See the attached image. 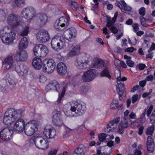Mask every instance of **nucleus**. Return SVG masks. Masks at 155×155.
<instances>
[{"instance_id": "obj_60", "label": "nucleus", "mask_w": 155, "mask_h": 155, "mask_svg": "<svg viewBox=\"0 0 155 155\" xmlns=\"http://www.w3.org/2000/svg\"><path fill=\"white\" fill-rule=\"evenodd\" d=\"M140 22L141 25L144 27H146L147 26V24H146V20L143 17H141L140 18Z\"/></svg>"}, {"instance_id": "obj_20", "label": "nucleus", "mask_w": 155, "mask_h": 155, "mask_svg": "<svg viewBox=\"0 0 155 155\" xmlns=\"http://www.w3.org/2000/svg\"><path fill=\"white\" fill-rule=\"evenodd\" d=\"M60 88V85L58 82L55 81H53L50 82L47 85L46 89L47 91L49 90H53L58 92Z\"/></svg>"}, {"instance_id": "obj_40", "label": "nucleus", "mask_w": 155, "mask_h": 155, "mask_svg": "<svg viewBox=\"0 0 155 155\" xmlns=\"http://www.w3.org/2000/svg\"><path fill=\"white\" fill-rule=\"evenodd\" d=\"M101 75L102 77H106L108 78H110L111 76L108 68L104 69L101 73Z\"/></svg>"}, {"instance_id": "obj_58", "label": "nucleus", "mask_w": 155, "mask_h": 155, "mask_svg": "<svg viewBox=\"0 0 155 155\" xmlns=\"http://www.w3.org/2000/svg\"><path fill=\"white\" fill-rule=\"evenodd\" d=\"M139 13L140 15L144 16L145 13V9L143 7H141L139 10Z\"/></svg>"}, {"instance_id": "obj_33", "label": "nucleus", "mask_w": 155, "mask_h": 155, "mask_svg": "<svg viewBox=\"0 0 155 155\" xmlns=\"http://www.w3.org/2000/svg\"><path fill=\"white\" fill-rule=\"evenodd\" d=\"M48 52V50L47 47L41 44V53L36 54L38 57H43L45 56Z\"/></svg>"}, {"instance_id": "obj_62", "label": "nucleus", "mask_w": 155, "mask_h": 155, "mask_svg": "<svg viewBox=\"0 0 155 155\" xmlns=\"http://www.w3.org/2000/svg\"><path fill=\"white\" fill-rule=\"evenodd\" d=\"M138 97L137 94H135L132 97V102L133 103H134L135 102L137 101L138 100Z\"/></svg>"}, {"instance_id": "obj_13", "label": "nucleus", "mask_w": 155, "mask_h": 155, "mask_svg": "<svg viewBox=\"0 0 155 155\" xmlns=\"http://www.w3.org/2000/svg\"><path fill=\"white\" fill-rule=\"evenodd\" d=\"M117 90L119 95V99L121 101H124L126 99V92L124 84L122 82L118 83L117 86Z\"/></svg>"}, {"instance_id": "obj_4", "label": "nucleus", "mask_w": 155, "mask_h": 155, "mask_svg": "<svg viewBox=\"0 0 155 155\" xmlns=\"http://www.w3.org/2000/svg\"><path fill=\"white\" fill-rule=\"evenodd\" d=\"M91 59L92 58L89 54H85L77 58L76 65L78 68L81 69L88 68L90 66L89 62Z\"/></svg>"}, {"instance_id": "obj_54", "label": "nucleus", "mask_w": 155, "mask_h": 155, "mask_svg": "<svg viewBox=\"0 0 155 155\" xmlns=\"http://www.w3.org/2000/svg\"><path fill=\"white\" fill-rule=\"evenodd\" d=\"M114 51L117 53H121L124 50V48L121 49L119 47H116L114 49Z\"/></svg>"}, {"instance_id": "obj_7", "label": "nucleus", "mask_w": 155, "mask_h": 155, "mask_svg": "<svg viewBox=\"0 0 155 155\" xmlns=\"http://www.w3.org/2000/svg\"><path fill=\"white\" fill-rule=\"evenodd\" d=\"M25 132L28 136L32 135L37 130L36 127V122L35 120L30 121L25 125Z\"/></svg>"}, {"instance_id": "obj_14", "label": "nucleus", "mask_w": 155, "mask_h": 155, "mask_svg": "<svg viewBox=\"0 0 155 155\" xmlns=\"http://www.w3.org/2000/svg\"><path fill=\"white\" fill-rule=\"evenodd\" d=\"M20 118H18L15 121H16L14 125L12 130L16 133H21L24 130L25 122L22 119Z\"/></svg>"}, {"instance_id": "obj_43", "label": "nucleus", "mask_w": 155, "mask_h": 155, "mask_svg": "<svg viewBox=\"0 0 155 155\" xmlns=\"http://www.w3.org/2000/svg\"><path fill=\"white\" fill-rule=\"evenodd\" d=\"M29 32V28L26 26L20 32L21 35L22 36H26L28 35Z\"/></svg>"}, {"instance_id": "obj_63", "label": "nucleus", "mask_w": 155, "mask_h": 155, "mask_svg": "<svg viewBox=\"0 0 155 155\" xmlns=\"http://www.w3.org/2000/svg\"><path fill=\"white\" fill-rule=\"evenodd\" d=\"M121 61L119 59H115L114 60V65L116 67L120 66V64H121Z\"/></svg>"}, {"instance_id": "obj_56", "label": "nucleus", "mask_w": 155, "mask_h": 155, "mask_svg": "<svg viewBox=\"0 0 155 155\" xmlns=\"http://www.w3.org/2000/svg\"><path fill=\"white\" fill-rule=\"evenodd\" d=\"M132 27L135 32H137L139 30V25L138 24L134 23L132 25Z\"/></svg>"}, {"instance_id": "obj_48", "label": "nucleus", "mask_w": 155, "mask_h": 155, "mask_svg": "<svg viewBox=\"0 0 155 155\" xmlns=\"http://www.w3.org/2000/svg\"><path fill=\"white\" fill-rule=\"evenodd\" d=\"M128 41L129 44L132 45H135L137 43V40L134 37L130 39L128 38Z\"/></svg>"}, {"instance_id": "obj_2", "label": "nucleus", "mask_w": 155, "mask_h": 155, "mask_svg": "<svg viewBox=\"0 0 155 155\" xmlns=\"http://www.w3.org/2000/svg\"><path fill=\"white\" fill-rule=\"evenodd\" d=\"M0 37L4 43L9 45L13 42L15 38V34L11 28L6 26L1 30Z\"/></svg>"}, {"instance_id": "obj_17", "label": "nucleus", "mask_w": 155, "mask_h": 155, "mask_svg": "<svg viewBox=\"0 0 155 155\" xmlns=\"http://www.w3.org/2000/svg\"><path fill=\"white\" fill-rule=\"evenodd\" d=\"M17 51L15 55L14 58L18 61H26L28 57V53L25 50H20Z\"/></svg>"}, {"instance_id": "obj_34", "label": "nucleus", "mask_w": 155, "mask_h": 155, "mask_svg": "<svg viewBox=\"0 0 155 155\" xmlns=\"http://www.w3.org/2000/svg\"><path fill=\"white\" fill-rule=\"evenodd\" d=\"M150 140H151V137L148 136L147 138V150L148 152L151 153L154 150V144L153 143L152 141H151V142H149Z\"/></svg>"}, {"instance_id": "obj_22", "label": "nucleus", "mask_w": 155, "mask_h": 155, "mask_svg": "<svg viewBox=\"0 0 155 155\" xmlns=\"http://www.w3.org/2000/svg\"><path fill=\"white\" fill-rule=\"evenodd\" d=\"M14 63V61L11 56H8L6 58L3 62V64L5 68L8 70L12 68Z\"/></svg>"}, {"instance_id": "obj_61", "label": "nucleus", "mask_w": 155, "mask_h": 155, "mask_svg": "<svg viewBox=\"0 0 155 155\" xmlns=\"http://www.w3.org/2000/svg\"><path fill=\"white\" fill-rule=\"evenodd\" d=\"M58 40L60 42V44L61 45V49L65 46V42L64 41V39H63L62 40L60 39Z\"/></svg>"}, {"instance_id": "obj_23", "label": "nucleus", "mask_w": 155, "mask_h": 155, "mask_svg": "<svg viewBox=\"0 0 155 155\" xmlns=\"http://www.w3.org/2000/svg\"><path fill=\"white\" fill-rule=\"evenodd\" d=\"M104 62L101 59L95 58L93 60L91 67L101 68L104 66Z\"/></svg>"}, {"instance_id": "obj_44", "label": "nucleus", "mask_w": 155, "mask_h": 155, "mask_svg": "<svg viewBox=\"0 0 155 155\" xmlns=\"http://www.w3.org/2000/svg\"><path fill=\"white\" fill-rule=\"evenodd\" d=\"M154 129L153 125L149 126L147 129L146 134L147 135H151L152 134Z\"/></svg>"}, {"instance_id": "obj_18", "label": "nucleus", "mask_w": 155, "mask_h": 155, "mask_svg": "<svg viewBox=\"0 0 155 155\" xmlns=\"http://www.w3.org/2000/svg\"><path fill=\"white\" fill-rule=\"evenodd\" d=\"M77 31L74 28H71L67 29L65 33L64 37L66 39L69 41H74V38L76 36Z\"/></svg>"}, {"instance_id": "obj_57", "label": "nucleus", "mask_w": 155, "mask_h": 155, "mask_svg": "<svg viewBox=\"0 0 155 155\" xmlns=\"http://www.w3.org/2000/svg\"><path fill=\"white\" fill-rule=\"evenodd\" d=\"M114 23H113L112 21H111V20L110 19H108L107 21V24L106 26L107 27L109 28H110V27L112 26L113 25H114Z\"/></svg>"}, {"instance_id": "obj_36", "label": "nucleus", "mask_w": 155, "mask_h": 155, "mask_svg": "<svg viewBox=\"0 0 155 155\" xmlns=\"http://www.w3.org/2000/svg\"><path fill=\"white\" fill-rule=\"evenodd\" d=\"M71 108V105H68V104L64 105L63 107V111L65 115L68 117L72 116V115H71V111H72L70 109Z\"/></svg>"}, {"instance_id": "obj_53", "label": "nucleus", "mask_w": 155, "mask_h": 155, "mask_svg": "<svg viewBox=\"0 0 155 155\" xmlns=\"http://www.w3.org/2000/svg\"><path fill=\"white\" fill-rule=\"evenodd\" d=\"M146 67L145 64H137L136 68L137 69H139L140 70H143Z\"/></svg>"}, {"instance_id": "obj_45", "label": "nucleus", "mask_w": 155, "mask_h": 155, "mask_svg": "<svg viewBox=\"0 0 155 155\" xmlns=\"http://www.w3.org/2000/svg\"><path fill=\"white\" fill-rule=\"evenodd\" d=\"M69 4L70 7L74 10H77L78 7L77 3L76 2L71 1V0H69Z\"/></svg>"}, {"instance_id": "obj_9", "label": "nucleus", "mask_w": 155, "mask_h": 155, "mask_svg": "<svg viewBox=\"0 0 155 155\" xmlns=\"http://www.w3.org/2000/svg\"><path fill=\"white\" fill-rule=\"evenodd\" d=\"M98 74L96 70L94 69H90L84 74L82 79L84 81L89 82L93 80Z\"/></svg>"}, {"instance_id": "obj_27", "label": "nucleus", "mask_w": 155, "mask_h": 155, "mask_svg": "<svg viewBox=\"0 0 155 155\" xmlns=\"http://www.w3.org/2000/svg\"><path fill=\"white\" fill-rule=\"evenodd\" d=\"M32 64L35 69L39 70L42 67L43 62L41 59L35 58L33 60Z\"/></svg>"}, {"instance_id": "obj_64", "label": "nucleus", "mask_w": 155, "mask_h": 155, "mask_svg": "<svg viewBox=\"0 0 155 155\" xmlns=\"http://www.w3.org/2000/svg\"><path fill=\"white\" fill-rule=\"evenodd\" d=\"M57 150H51L49 153L48 155H56Z\"/></svg>"}, {"instance_id": "obj_3", "label": "nucleus", "mask_w": 155, "mask_h": 155, "mask_svg": "<svg viewBox=\"0 0 155 155\" xmlns=\"http://www.w3.org/2000/svg\"><path fill=\"white\" fill-rule=\"evenodd\" d=\"M70 109L72 111L75 112V117L81 115L86 110L84 103L78 100L74 101L71 102V108Z\"/></svg>"}, {"instance_id": "obj_31", "label": "nucleus", "mask_w": 155, "mask_h": 155, "mask_svg": "<svg viewBox=\"0 0 155 155\" xmlns=\"http://www.w3.org/2000/svg\"><path fill=\"white\" fill-rule=\"evenodd\" d=\"M28 45V42L26 37H24L21 40L19 45V50L27 48Z\"/></svg>"}, {"instance_id": "obj_24", "label": "nucleus", "mask_w": 155, "mask_h": 155, "mask_svg": "<svg viewBox=\"0 0 155 155\" xmlns=\"http://www.w3.org/2000/svg\"><path fill=\"white\" fill-rule=\"evenodd\" d=\"M15 69L16 72L21 76H25L27 74L28 72V68L23 64L17 66Z\"/></svg>"}, {"instance_id": "obj_15", "label": "nucleus", "mask_w": 155, "mask_h": 155, "mask_svg": "<svg viewBox=\"0 0 155 155\" xmlns=\"http://www.w3.org/2000/svg\"><path fill=\"white\" fill-rule=\"evenodd\" d=\"M43 133L48 139L54 138L56 135V131L55 129L50 125H48L44 128Z\"/></svg>"}, {"instance_id": "obj_41", "label": "nucleus", "mask_w": 155, "mask_h": 155, "mask_svg": "<svg viewBox=\"0 0 155 155\" xmlns=\"http://www.w3.org/2000/svg\"><path fill=\"white\" fill-rule=\"evenodd\" d=\"M41 44H38L35 46L33 50L34 54L35 56L38 57V56L36 54H38L41 53Z\"/></svg>"}, {"instance_id": "obj_19", "label": "nucleus", "mask_w": 155, "mask_h": 155, "mask_svg": "<svg viewBox=\"0 0 155 155\" xmlns=\"http://www.w3.org/2000/svg\"><path fill=\"white\" fill-rule=\"evenodd\" d=\"M120 120V117H118L114 119L111 121L109 124L107 125V128L104 130L105 132H109L110 131H113L114 130V127L119 122Z\"/></svg>"}, {"instance_id": "obj_39", "label": "nucleus", "mask_w": 155, "mask_h": 155, "mask_svg": "<svg viewBox=\"0 0 155 155\" xmlns=\"http://www.w3.org/2000/svg\"><path fill=\"white\" fill-rule=\"evenodd\" d=\"M67 87V85H66L63 87V89L61 93H59V94L58 98L57 101L58 103H59L61 102L62 98L64 97L65 94L66 90Z\"/></svg>"}, {"instance_id": "obj_42", "label": "nucleus", "mask_w": 155, "mask_h": 155, "mask_svg": "<svg viewBox=\"0 0 155 155\" xmlns=\"http://www.w3.org/2000/svg\"><path fill=\"white\" fill-rule=\"evenodd\" d=\"M119 107L118 100L117 99H113L110 105V108L112 109H115Z\"/></svg>"}, {"instance_id": "obj_55", "label": "nucleus", "mask_w": 155, "mask_h": 155, "mask_svg": "<svg viewBox=\"0 0 155 155\" xmlns=\"http://www.w3.org/2000/svg\"><path fill=\"white\" fill-rule=\"evenodd\" d=\"M110 29L111 31L113 33H116L118 32L117 28L114 25L110 27Z\"/></svg>"}, {"instance_id": "obj_50", "label": "nucleus", "mask_w": 155, "mask_h": 155, "mask_svg": "<svg viewBox=\"0 0 155 155\" xmlns=\"http://www.w3.org/2000/svg\"><path fill=\"white\" fill-rule=\"evenodd\" d=\"M107 137V134L105 133H102L98 135L99 140L100 141H103Z\"/></svg>"}, {"instance_id": "obj_46", "label": "nucleus", "mask_w": 155, "mask_h": 155, "mask_svg": "<svg viewBox=\"0 0 155 155\" xmlns=\"http://www.w3.org/2000/svg\"><path fill=\"white\" fill-rule=\"evenodd\" d=\"M127 64L130 67H132L134 64V62L131 60V57L127 56Z\"/></svg>"}, {"instance_id": "obj_37", "label": "nucleus", "mask_w": 155, "mask_h": 155, "mask_svg": "<svg viewBox=\"0 0 155 155\" xmlns=\"http://www.w3.org/2000/svg\"><path fill=\"white\" fill-rule=\"evenodd\" d=\"M38 17L40 20L41 25H44L46 23L48 18L46 15L44 14H39L38 15Z\"/></svg>"}, {"instance_id": "obj_26", "label": "nucleus", "mask_w": 155, "mask_h": 155, "mask_svg": "<svg viewBox=\"0 0 155 155\" xmlns=\"http://www.w3.org/2000/svg\"><path fill=\"white\" fill-rule=\"evenodd\" d=\"M63 21L61 20V18L57 20L54 24L55 28L58 31H62L65 29L64 24H63Z\"/></svg>"}, {"instance_id": "obj_10", "label": "nucleus", "mask_w": 155, "mask_h": 155, "mask_svg": "<svg viewBox=\"0 0 155 155\" xmlns=\"http://www.w3.org/2000/svg\"><path fill=\"white\" fill-rule=\"evenodd\" d=\"M7 21L8 24L12 27H16L20 24V17L14 13L10 14L8 16Z\"/></svg>"}, {"instance_id": "obj_21", "label": "nucleus", "mask_w": 155, "mask_h": 155, "mask_svg": "<svg viewBox=\"0 0 155 155\" xmlns=\"http://www.w3.org/2000/svg\"><path fill=\"white\" fill-rule=\"evenodd\" d=\"M124 116L122 118L121 121L119 124L117 132L122 134L126 128V111L124 113Z\"/></svg>"}, {"instance_id": "obj_30", "label": "nucleus", "mask_w": 155, "mask_h": 155, "mask_svg": "<svg viewBox=\"0 0 155 155\" xmlns=\"http://www.w3.org/2000/svg\"><path fill=\"white\" fill-rule=\"evenodd\" d=\"M4 82L5 84H6V85L5 84L3 85V86L5 87H6L8 85L11 89H13L15 87L16 83L14 78L12 79L11 78H9L8 81H5Z\"/></svg>"}, {"instance_id": "obj_8", "label": "nucleus", "mask_w": 155, "mask_h": 155, "mask_svg": "<svg viewBox=\"0 0 155 155\" xmlns=\"http://www.w3.org/2000/svg\"><path fill=\"white\" fill-rule=\"evenodd\" d=\"M21 16L27 19L31 20L35 16L36 10L32 7H28L24 8L21 12Z\"/></svg>"}, {"instance_id": "obj_6", "label": "nucleus", "mask_w": 155, "mask_h": 155, "mask_svg": "<svg viewBox=\"0 0 155 155\" xmlns=\"http://www.w3.org/2000/svg\"><path fill=\"white\" fill-rule=\"evenodd\" d=\"M33 141L36 146L39 149H47L48 147L47 140L41 136H35Z\"/></svg>"}, {"instance_id": "obj_47", "label": "nucleus", "mask_w": 155, "mask_h": 155, "mask_svg": "<svg viewBox=\"0 0 155 155\" xmlns=\"http://www.w3.org/2000/svg\"><path fill=\"white\" fill-rule=\"evenodd\" d=\"M153 109V106L152 105H150V106L147 107V111L146 113L148 117H149Z\"/></svg>"}, {"instance_id": "obj_35", "label": "nucleus", "mask_w": 155, "mask_h": 155, "mask_svg": "<svg viewBox=\"0 0 155 155\" xmlns=\"http://www.w3.org/2000/svg\"><path fill=\"white\" fill-rule=\"evenodd\" d=\"M115 5L121 9L122 12L125 13H126V4L124 0H121L120 2L117 1Z\"/></svg>"}, {"instance_id": "obj_28", "label": "nucleus", "mask_w": 155, "mask_h": 155, "mask_svg": "<svg viewBox=\"0 0 155 155\" xmlns=\"http://www.w3.org/2000/svg\"><path fill=\"white\" fill-rule=\"evenodd\" d=\"M51 45L52 48L57 51H58L61 49L59 41L57 38H53L52 39Z\"/></svg>"}, {"instance_id": "obj_49", "label": "nucleus", "mask_w": 155, "mask_h": 155, "mask_svg": "<svg viewBox=\"0 0 155 155\" xmlns=\"http://www.w3.org/2000/svg\"><path fill=\"white\" fill-rule=\"evenodd\" d=\"M150 122L152 123L155 124V109L153 112L151 116L149 117Z\"/></svg>"}, {"instance_id": "obj_51", "label": "nucleus", "mask_w": 155, "mask_h": 155, "mask_svg": "<svg viewBox=\"0 0 155 155\" xmlns=\"http://www.w3.org/2000/svg\"><path fill=\"white\" fill-rule=\"evenodd\" d=\"M15 3L16 5L20 7L22 4H24L25 3V0H15Z\"/></svg>"}, {"instance_id": "obj_25", "label": "nucleus", "mask_w": 155, "mask_h": 155, "mask_svg": "<svg viewBox=\"0 0 155 155\" xmlns=\"http://www.w3.org/2000/svg\"><path fill=\"white\" fill-rule=\"evenodd\" d=\"M57 71L58 74L61 75H64L67 73V67L63 62H60L57 66Z\"/></svg>"}, {"instance_id": "obj_59", "label": "nucleus", "mask_w": 155, "mask_h": 155, "mask_svg": "<svg viewBox=\"0 0 155 155\" xmlns=\"http://www.w3.org/2000/svg\"><path fill=\"white\" fill-rule=\"evenodd\" d=\"M88 88L86 87L85 85H82L81 88V92L82 94L86 93L87 91Z\"/></svg>"}, {"instance_id": "obj_38", "label": "nucleus", "mask_w": 155, "mask_h": 155, "mask_svg": "<svg viewBox=\"0 0 155 155\" xmlns=\"http://www.w3.org/2000/svg\"><path fill=\"white\" fill-rule=\"evenodd\" d=\"M114 76L118 81H124L126 80V78L124 77L121 78L120 71L119 70L117 69L115 71Z\"/></svg>"}, {"instance_id": "obj_29", "label": "nucleus", "mask_w": 155, "mask_h": 155, "mask_svg": "<svg viewBox=\"0 0 155 155\" xmlns=\"http://www.w3.org/2000/svg\"><path fill=\"white\" fill-rule=\"evenodd\" d=\"M80 48L77 46L74 47L67 54L69 57H72L78 54L80 52Z\"/></svg>"}, {"instance_id": "obj_16", "label": "nucleus", "mask_w": 155, "mask_h": 155, "mask_svg": "<svg viewBox=\"0 0 155 155\" xmlns=\"http://www.w3.org/2000/svg\"><path fill=\"white\" fill-rule=\"evenodd\" d=\"M52 122L58 126H60L63 124V120L59 111L55 110L52 112Z\"/></svg>"}, {"instance_id": "obj_32", "label": "nucleus", "mask_w": 155, "mask_h": 155, "mask_svg": "<svg viewBox=\"0 0 155 155\" xmlns=\"http://www.w3.org/2000/svg\"><path fill=\"white\" fill-rule=\"evenodd\" d=\"M86 148L84 146H80L77 147L74 151L77 155H85L86 152Z\"/></svg>"}, {"instance_id": "obj_52", "label": "nucleus", "mask_w": 155, "mask_h": 155, "mask_svg": "<svg viewBox=\"0 0 155 155\" xmlns=\"http://www.w3.org/2000/svg\"><path fill=\"white\" fill-rule=\"evenodd\" d=\"M61 19L63 21V24H64V27L68 26L69 25V21L68 19L64 18L61 17Z\"/></svg>"}, {"instance_id": "obj_11", "label": "nucleus", "mask_w": 155, "mask_h": 155, "mask_svg": "<svg viewBox=\"0 0 155 155\" xmlns=\"http://www.w3.org/2000/svg\"><path fill=\"white\" fill-rule=\"evenodd\" d=\"M36 37L38 41L43 43L47 42L50 39L48 31L45 30L38 31L36 34Z\"/></svg>"}, {"instance_id": "obj_12", "label": "nucleus", "mask_w": 155, "mask_h": 155, "mask_svg": "<svg viewBox=\"0 0 155 155\" xmlns=\"http://www.w3.org/2000/svg\"><path fill=\"white\" fill-rule=\"evenodd\" d=\"M13 130L8 127L4 128L0 131V137L5 141L9 140L12 138Z\"/></svg>"}, {"instance_id": "obj_5", "label": "nucleus", "mask_w": 155, "mask_h": 155, "mask_svg": "<svg viewBox=\"0 0 155 155\" xmlns=\"http://www.w3.org/2000/svg\"><path fill=\"white\" fill-rule=\"evenodd\" d=\"M43 71L48 73H51L54 71L55 68L56 63L52 59H46L43 61Z\"/></svg>"}, {"instance_id": "obj_1", "label": "nucleus", "mask_w": 155, "mask_h": 155, "mask_svg": "<svg viewBox=\"0 0 155 155\" xmlns=\"http://www.w3.org/2000/svg\"><path fill=\"white\" fill-rule=\"evenodd\" d=\"M24 112V110L20 109L15 110L12 108L8 109L5 113L3 118L4 123L6 125H11L17 119L21 118Z\"/></svg>"}]
</instances>
